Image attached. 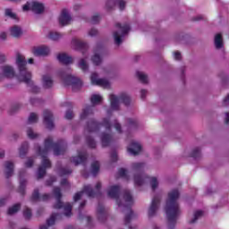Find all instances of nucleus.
Returning a JSON list of instances; mask_svg holds the SVG:
<instances>
[{
  "mask_svg": "<svg viewBox=\"0 0 229 229\" xmlns=\"http://www.w3.org/2000/svg\"><path fill=\"white\" fill-rule=\"evenodd\" d=\"M54 149V155L58 157L64 155L67 151V143L64 140H59L57 142H53V138L48 137L44 141V148L38 146L37 153L38 157H41V165L38 168V180L44 178L47 173V169H51V160L47 158L49 150Z\"/></svg>",
  "mask_w": 229,
  "mask_h": 229,
  "instance_id": "obj_1",
  "label": "nucleus"
},
{
  "mask_svg": "<svg viewBox=\"0 0 229 229\" xmlns=\"http://www.w3.org/2000/svg\"><path fill=\"white\" fill-rule=\"evenodd\" d=\"M179 198L180 191L177 189L172 190L168 193V199H166L165 208L166 219L168 221V229H174L176 221H178V217L180 216V214H182L180 204H178Z\"/></svg>",
  "mask_w": 229,
  "mask_h": 229,
  "instance_id": "obj_2",
  "label": "nucleus"
},
{
  "mask_svg": "<svg viewBox=\"0 0 229 229\" xmlns=\"http://www.w3.org/2000/svg\"><path fill=\"white\" fill-rule=\"evenodd\" d=\"M16 64L20 72V81H22L23 83H26L28 87H30L31 92L38 94V92H40V88L35 86L33 81H31V72L26 68V65H28L26 58L19 53L16 57Z\"/></svg>",
  "mask_w": 229,
  "mask_h": 229,
  "instance_id": "obj_3",
  "label": "nucleus"
},
{
  "mask_svg": "<svg viewBox=\"0 0 229 229\" xmlns=\"http://www.w3.org/2000/svg\"><path fill=\"white\" fill-rule=\"evenodd\" d=\"M144 163H133L132 170L134 171V183L138 187L144 185L146 180L150 182L152 191H156L158 187V180L157 177H149L144 174Z\"/></svg>",
  "mask_w": 229,
  "mask_h": 229,
  "instance_id": "obj_4",
  "label": "nucleus"
},
{
  "mask_svg": "<svg viewBox=\"0 0 229 229\" xmlns=\"http://www.w3.org/2000/svg\"><path fill=\"white\" fill-rule=\"evenodd\" d=\"M123 199L126 205L123 206L122 212L125 213L124 216V225L125 226H130V223H131V219L135 217V213L131 209V205H133V197L131 196V192L130 190L123 191Z\"/></svg>",
  "mask_w": 229,
  "mask_h": 229,
  "instance_id": "obj_5",
  "label": "nucleus"
},
{
  "mask_svg": "<svg viewBox=\"0 0 229 229\" xmlns=\"http://www.w3.org/2000/svg\"><path fill=\"white\" fill-rule=\"evenodd\" d=\"M53 194L56 199V203L54 205V208H56V209L64 208V216L66 217H71V216H72V205H71V203L69 202L65 204L63 203L62 190H60V187H55L53 190Z\"/></svg>",
  "mask_w": 229,
  "mask_h": 229,
  "instance_id": "obj_6",
  "label": "nucleus"
},
{
  "mask_svg": "<svg viewBox=\"0 0 229 229\" xmlns=\"http://www.w3.org/2000/svg\"><path fill=\"white\" fill-rule=\"evenodd\" d=\"M101 126H105L107 131H111L112 123H110V118H104L102 123H98L95 119L89 120L85 127V131H88V133H94V131H99Z\"/></svg>",
  "mask_w": 229,
  "mask_h": 229,
  "instance_id": "obj_7",
  "label": "nucleus"
},
{
  "mask_svg": "<svg viewBox=\"0 0 229 229\" xmlns=\"http://www.w3.org/2000/svg\"><path fill=\"white\" fill-rule=\"evenodd\" d=\"M95 189L96 191L92 189L90 184L84 186L81 191L75 193L73 197L74 201H80V199H81V196H83V193L87 194L89 198H98V196H101V182H97Z\"/></svg>",
  "mask_w": 229,
  "mask_h": 229,
  "instance_id": "obj_8",
  "label": "nucleus"
},
{
  "mask_svg": "<svg viewBox=\"0 0 229 229\" xmlns=\"http://www.w3.org/2000/svg\"><path fill=\"white\" fill-rule=\"evenodd\" d=\"M59 76L66 87L69 85L72 86V92H78L83 87L81 80L71 74H65L64 72H60Z\"/></svg>",
  "mask_w": 229,
  "mask_h": 229,
  "instance_id": "obj_9",
  "label": "nucleus"
},
{
  "mask_svg": "<svg viewBox=\"0 0 229 229\" xmlns=\"http://www.w3.org/2000/svg\"><path fill=\"white\" fill-rule=\"evenodd\" d=\"M90 101L92 106H86V107L82 110V113L81 114V120L87 119L89 115H92L94 114V106H96V105H99L101 101H103V97L96 94L92 95Z\"/></svg>",
  "mask_w": 229,
  "mask_h": 229,
  "instance_id": "obj_10",
  "label": "nucleus"
},
{
  "mask_svg": "<svg viewBox=\"0 0 229 229\" xmlns=\"http://www.w3.org/2000/svg\"><path fill=\"white\" fill-rule=\"evenodd\" d=\"M109 99H110L112 110H119V101L123 103L125 106H129L130 103H131V98L126 93H122L119 96V98L112 94L109 96Z\"/></svg>",
  "mask_w": 229,
  "mask_h": 229,
  "instance_id": "obj_11",
  "label": "nucleus"
},
{
  "mask_svg": "<svg viewBox=\"0 0 229 229\" xmlns=\"http://www.w3.org/2000/svg\"><path fill=\"white\" fill-rule=\"evenodd\" d=\"M115 28L120 30L121 33H119L118 31L114 32V43L116 44V46H121V44H123V37L128 35V32L130 31V25H122L121 23H116Z\"/></svg>",
  "mask_w": 229,
  "mask_h": 229,
  "instance_id": "obj_12",
  "label": "nucleus"
},
{
  "mask_svg": "<svg viewBox=\"0 0 229 229\" xmlns=\"http://www.w3.org/2000/svg\"><path fill=\"white\" fill-rule=\"evenodd\" d=\"M119 194H121V186L120 185H113L110 186L107 195L112 199H116V203L118 207H123V203H121V200H119Z\"/></svg>",
  "mask_w": 229,
  "mask_h": 229,
  "instance_id": "obj_13",
  "label": "nucleus"
},
{
  "mask_svg": "<svg viewBox=\"0 0 229 229\" xmlns=\"http://www.w3.org/2000/svg\"><path fill=\"white\" fill-rule=\"evenodd\" d=\"M43 117L47 130H53V128H55V118L53 116V113L47 109L43 112Z\"/></svg>",
  "mask_w": 229,
  "mask_h": 229,
  "instance_id": "obj_14",
  "label": "nucleus"
},
{
  "mask_svg": "<svg viewBox=\"0 0 229 229\" xmlns=\"http://www.w3.org/2000/svg\"><path fill=\"white\" fill-rule=\"evenodd\" d=\"M2 74L0 73V79L2 78H15V70L13 66L10 65H4L1 66Z\"/></svg>",
  "mask_w": 229,
  "mask_h": 229,
  "instance_id": "obj_15",
  "label": "nucleus"
},
{
  "mask_svg": "<svg viewBox=\"0 0 229 229\" xmlns=\"http://www.w3.org/2000/svg\"><path fill=\"white\" fill-rule=\"evenodd\" d=\"M97 216L100 223H105V221H106V217H108V211H106L105 206H103L101 203H98Z\"/></svg>",
  "mask_w": 229,
  "mask_h": 229,
  "instance_id": "obj_16",
  "label": "nucleus"
},
{
  "mask_svg": "<svg viewBox=\"0 0 229 229\" xmlns=\"http://www.w3.org/2000/svg\"><path fill=\"white\" fill-rule=\"evenodd\" d=\"M158 205H160V198L158 196H155L152 199V202L148 208V217H153V216L157 214V210H158Z\"/></svg>",
  "mask_w": 229,
  "mask_h": 229,
  "instance_id": "obj_17",
  "label": "nucleus"
},
{
  "mask_svg": "<svg viewBox=\"0 0 229 229\" xmlns=\"http://www.w3.org/2000/svg\"><path fill=\"white\" fill-rule=\"evenodd\" d=\"M90 80L92 85H98L99 87H110V82L105 79H98V73L96 72L91 73Z\"/></svg>",
  "mask_w": 229,
  "mask_h": 229,
  "instance_id": "obj_18",
  "label": "nucleus"
},
{
  "mask_svg": "<svg viewBox=\"0 0 229 229\" xmlns=\"http://www.w3.org/2000/svg\"><path fill=\"white\" fill-rule=\"evenodd\" d=\"M71 162L74 164V165H85L87 163V152H79V155L76 157H72Z\"/></svg>",
  "mask_w": 229,
  "mask_h": 229,
  "instance_id": "obj_19",
  "label": "nucleus"
},
{
  "mask_svg": "<svg viewBox=\"0 0 229 229\" xmlns=\"http://www.w3.org/2000/svg\"><path fill=\"white\" fill-rule=\"evenodd\" d=\"M34 56H47L50 53V50L46 46L34 47L32 49Z\"/></svg>",
  "mask_w": 229,
  "mask_h": 229,
  "instance_id": "obj_20",
  "label": "nucleus"
},
{
  "mask_svg": "<svg viewBox=\"0 0 229 229\" xmlns=\"http://www.w3.org/2000/svg\"><path fill=\"white\" fill-rule=\"evenodd\" d=\"M71 21V14H69L67 9H63L61 15L59 16V24L61 26H67L70 24Z\"/></svg>",
  "mask_w": 229,
  "mask_h": 229,
  "instance_id": "obj_21",
  "label": "nucleus"
},
{
  "mask_svg": "<svg viewBox=\"0 0 229 229\" xmlns=\"http://www.w3.org/2000/svg\"><path fill=\"white\" fill-rule=\"evenodd\" d=\"M72 46H73L77 51H82V54L89 49V45L87 43L76 38L72 40Z\"/></svg>",
  "mask_w": 229,
  "mask_h": 229,
  "instance_id": "obj_22",
  "label": "nucleus"
},
{
  "mask_svg": "<svg viewBox=\"0 0 229 229\" xmlns=\"http://www.w3.org/2000/svg\"><path fill=\"white\" fill-rule=\"evenodd\" d=\"M127 151L135 157L139 155L140 151H142V146L138 142L132 141L131 143V147L127 148Z\"/></svg>",
  "mask_w": 229,
  "mask_h": 229,
  "instance_id": "obj_23",
  "label": "nucleus"
},
{
  "mask_svg": "<svg viewBox=\"0 0 229 229\" xmlns=\"http://www.w3.org/2000/svg\"><path fill=\"white\" fill-rule=\"evenodd\" d=\"M98 53H101L103 51V47H98V50L95 51V55L91 57V62L94 64V65H101V62H103L101 55L98 54Z\"/></svg>",
  "mask_w": 229,
  "mask_h": 229,
  "instance_id": "obj_24",
  "label": "nucleus"
},
{
  "mask_svg": "<svg viewBox=\"0 0 229 229\" xmlns=\"http://www.w3.org/2000/svg\"><path fill=\"white\" fill-rule=\"evenodd\" d=\"M57 60L64 65H69V64H72V57L67 55V54H59L57 55Z\"/></svg>",
  "mask_w": 229,
  "mask_h": 229,
  "instance_id": "obj_25",
  "label": "nucleus"
},
{
  "mask_svg": "<svg viewBox=\"0 0 229 229\" xmlns=\"http://www.w3.org/2000/svg\"><path fill=\"white\" fill-rule=\"evenodd\" d=\"M102 148H108L110 142H112V135L108 133H102L101 135Z\"/></svg>",
  "mask_w": 229,
  "mask_h": 229,
  "instance_id": "obj_26",
  "label": "nucleus"
},
{
  "mask_svg": "<svg viewBox=\"0 0 229 229\" xmlns=\"http://www.w3.org/2000/svg\"><path fill=\"white\" fill-rule=\"evenodd\" d=\"M30 10H32L34 13H42L45 10L44 4L33 2Z\"/></svg>",
  "mask_w": 229,
  "mask_h": 229,
  "instance_id": "obj_27",
  "label": "nucleus"
},
{
  "mask_svg": "<svg viewBox=\"0 0 229 229\" xmlns=\"http://www.w3.org/2000/svg\"><path fill=\"white\" fill-rule=\"evenodd\" d=\"M4 168H5V177L11 178V176L13 174V163L10 161H6L4 163Z\"/></svg>",
  "mask_w": 229,
  "mask_h": 229,
  "instance_id": "obj_28",
  "label": "nucleus"
},
{
  "mask_svg": "<svg viewBox=\"0 0 229 229\" xmlns=\"http://www.w3.org/2000/svg\"><path fill=\"white\" fill-rule=\"evenodd\" d=\"M43 87L44 89H51L53 87V78L49 75H44L43 78Z\"/></svg>",
  "mask_w": 229,
  "mask_h": 229,
  "instance_id": "obj_29",
  "label": "nucleus"
},
{
  "mask_svg": "<svg viewBox=\"0 0 229 229\" xmlns=\"http://www.w3.org/2000/svg\"><path fill=\"white\" fill-rule=\"evenodd\" d=\"M29 148H30V144L28 143V141H24L20 148V157L21 158H24V157H26V155H28Z\"/></svg>",
  "mask_w": 229,
  "mask_h": 229,
  "instance_id": "obj_30",
  "label": "nucleus"
},
{
  "mask_svg": "<svg viewBox=\"0 0 229 229\" xmlns=\"http://www.w3.org/2000/svg\"><path fill=\"white\" fill-rule=\"evenodd\" d=\"M58 217H62V214L60 213H53L50 217L47 220V226H53V225H55L56 219H58Z\"/></svg>",
  "mask_w": 229,
  "mask_h": 229,
  "instance_id": "obj_31",
  "label": "nucleus"
},
{
  "mask_svg": "<svg viewBox=\"0 0 229 229\" xmlns=\"http://www.w3.org/2000/svg\"><path fill=\"white\" fill-rule=\"evenodd\" d=\"M215 47L216 49H221V47H223V35H221V33L215 36Z\"/></svg>",
  "mask_w": 229,
  "mask_h": 229,
  "instance_id": "obj_32",
  "label": "nucleus"
},
{
  "mask_svg": "<svg viewBox=\"0 0 229 229\" xmlns=\"http://www.w3.org/2000/svg\"><path fill=\"white\" fill-rule=\"evenodd\" d=\"M20 210H21V204L17 203L8 208L7 214L8 216H13V214H17V212Z\"/></svg>",
  "mask_w": 229,
  "mask_h": 229,
  "instance_id": "obj_33",
  "label": "nucleus"
},
{
  "mask_svg": "<svg viewBox=\"0 0 229 229\" xmlns=\"http://www.w3.org/2000/svg\"><path fill=\"white\" fill-rule=\"evenodd\" d=\"M11 35L13 37L19 38V37H21V35H22V30H21V28L19 26H13L11 29Z\"/></svg>",
  "mask_w": 229,
  "mask_h": 229,
  "instance_id": "obj_34",
  "label": "nucleus"
},
{
  "mask_svg": "<svg viewBox=\"0 0 229 229\" xmlns=\"http://www.w3.org/2000/svg\"><path fill=\"white\" fill-rule=\"evenodd\" d=\"M136 76L141 83L144 85L148 84V75L142 73L141 72H136Z\"/></svg>",
  "mask_w": 229,
  "mask_h": 229,
  "instance_id": "obj_35",
  "label": "nucleus"
},
{
  "mask_svg": "<svg viewBox=\"0 0 229 229\" xmlns=\"http://www.w3.org/2000/svg\"><path fill=\"white\" fill-rule=\"evenodd\" d=\"M99 161H95L91 164V173L93 176H97L98 173H99Z\"/></svg>",
  "mask_w": 229,
  "mask_h": 229,
  "instance_id": "obj_36",
  "label": "nucleus"
},
{
  "mask_svg": "<svg viewBox=\"0 0 229 229\" xmlns=\"http://www.w3.org/2000/svg\"><path fill=\"white\" fill-rule=\"evenodd\" d=\"M26 180L22 179L21 180L20 182V186H19V189H18V192L21 195V196H24V194H26Z\"/></svg>",
  "mask_w": 229,
  "mask_h": 229,
  "instance_id": "obj_37",
  "label": "nucleus"
},
{
  "mask_svg": "<svg viewBox=\"0 0 229 229\" xmlns=\"http://www.w3.org/2000/svg\"><path fill=\"white\" fill-rule=\"evenodd\" d=\"M58 173L60 176H67L72 173V170L70 167H61L58 169Z\"/></svg>",
  "mask_w": 229,
  "mask_h": 229,
  "instance_id": "obj_38",
  "label": "nucleus"
},
{
  "mask_svg": "<svg viewBox=\"0 0 229 229\" xmlns=\"http://www.w3.org/2000/svg\"><path fill=\"white\" fill-rule=\"evenodd\" d=\"M79 67L83 71V72H87L89 71V64H87V61L85 59H81L79 63Z\"/></svg>",
  "mask_w": 229,
  "mask_h": 229,
  "instance_id": "obj_39",
  "label": "nucleus"
},
{
  "mask_svg": "<svg viewBox=\"0 0 229 229\" xmlns=\"http://www.w3.org/2000/svg\"><path fill=\"white\" fill-rule=\"evenodd\" d=\"M86 144H88V146L91 149H95V148H96V140H94L93 138L90 136L86 137Z\"/></svg>",
  "mask_w": 229,
  "mask_h": 229,
  "instance_id": "obj_40",
  "label": "nucleus"
},
{
  "mask_svg": "<svg viewBox=\"0 0 229 229\" xmlns=\"http://www.w3.org/2000/svg\"><path fill=\"white\" fill-rule=\"evenodd\" d=\"M203 216V212L201 210H198L194 213V217L193 219H191L189 223L190 225H194V223H196V221L198 219H199V217H201Z\"/></svg>",
  "mask_w": 229,
  "mask_h": 229,
  "instance_id": "obj_41",
  "label": "nucleus"
},
{
  "mask_svg": "<svg viewBox=\"0 0 229 229\" xmlns=\"http://www.w3.org/2000/svg\"><path fill=\"white\" fill-rule=\"evenodd\" d=\"M190 157H191V158H199V157H201V149H199V148H195Z\"/></svg>",
  "mask_w": 229,
  "mask_h": 229,
  "instance_id": "obj_42",
  "label": "nucleus"
},
{
  "mask_svg": "<svg viewBox=\"0 0 229 229\" xmlns=\"http://www.w3.org/2000/svg\"><path fill=\"white\" fill-rule=\"evenodd\" d=\"M30 199H31V201H39L40 200V193L38 191V189L34 190Z\"/></svg>",
  "mask_w": 229,
  "mask_h": 229,
  "instance_id": "obj_43",
  "label": "nucleus"
},
{
  "mask_svg": "<svg viewBox=\"0 0 229 229\" xmlns=\"http://www.w3.org/2000/svg\"><path fill=\"white\" fill-rule=\"evenodd\" d=\"M48 38L51 40H59V38H62V34L59 32H49Z\"/></svg>",
  "mask_w": 229,
  "mask_h": 229,
  "instance_id": "obj_44",
  "label": "nucleus"
},
{
  "mask_svg": "<svg viewBox=\"0 0 229 229\" xmlns=\"http://www.w3.org/2000/svg\"><path fill=\"white\" fill-rule=\"evenodd\" d=\"M38 121V116H37V114L30 113V114L29 116V120H28L30 124H32L33 123H37Z\"/></svg>",
  "mask_w": 229,
  "mask_h": 229,
  "instance_id": "obj_45",
  "label": "nucleus"
},
{
  "mask_svg": "<svg viewBox=\"0 0 229 229\" xmlns=\"http://www.w3.org/2000/svg\"><path fill=\"white\" fill-rule=\"evenodd\" d=\"M27 135L29 137V139H37L38 137V134L33 132V129L29 128L27 130Z\"/></svg>",
  "mask_w": 229,
  "mask_h": 229,
  "instance_id": "obj_46",
  "label": "nucleus"
},
{
  "mask_svg": "<svg viewBox=\"0 0 229 229\" xmlns=\"http://www.w3.org/2000/svg\"><path fill=\"white\" fill-rule=\"evenodd\" d=\"M115 6V3L112 0H107L106 3V8L107 12H110V10H114V7Z\"/></svg>",
  "mask_w": 229,
  "mask_h": 229,
  "instance_id": "obj_47",
  "label": "nucleus"
},
{
  "mask_svg": "<svg viewBox=\"0 0 229 229\" xmlns=\"http://www.w3.org/2000/svg\"><path fill=\"white\" fill-rule=\"evenodd\" d=\"M31 209L29 208H26L23 211V216L25 217V219L29 220L31 219Z\"/></svg>",
  "mask_w": 229,
  "mask_h": 229,
  "instance_id": "obj_48",
  "label": "nucleus"
},
{
  "mask_svg": "<svg viewBox=\"0 0 229 229\" xmlns=\"http://www.w3.org/2000/svg\"><path fill=\"white\" fill-rule=\"evenodd\" d=\"M5 15L6 17H10L11 19H13V20L17 19V14L13 13L12 12V9H6Z\"/></svg>",
  "mask_w": 229,
  "mask_h": 229,
  "instance_id": "obj_49",
  "label": "nucleus"
},
{
  "mask_svg": "<svg viewBox=\"0 0 229 229\" xmlns=\"http://www.w3.org/2000/svg\"><path fill=\"white\" fill-rule=\"evenodd\" d=\"M100 20H101V17L99 16V14H95L92 16V18L90 20V23L98 24V22H99Z\"/></svg>",
  "mask_w": 229,
  "mask_h": 229,
  "instance_id": "obj_50",
  "label": "nucleus"
},
{
  "mask_svg": "<svg viewBox=\"0 0 229 229\" xmlns=\"http://www.w3.org/2000/svg\"><path fill=\"white\" fill-rule=\"evenodd\" d=\"M19 108H21V105L19 104H15L13 105L11 109L9 110V114L11 115H13V114H15V112H17V110H19Z\"/></svg>",
  "mask_w": 229,
  "mask_h": 229,
  "instance_id": "obj_51",
  "label": "nucleus"
},
{
  "mask_svg": "<svg viewBox=\"0 0 229 229\" xmlns=\"http://www.w3.org/2000/svg\"><path fill=\"white\" fill-rule=\"evenodd\" d=\"M74 117V113L72 112V110L69 109L66 111L65 113V119H67L68 121H71V119H72Z\"/></svg>",
  "mask_w": 229,
  "mask_h": 229,
  "instance_id": "obj_52",
  "label": "nucleus"
},
{
  "mask_svg": "<svg viewBox=\"0 0 229 229\" xmlns=\"http://www.w3.org/2000/svg\"><path fill=\"white\" fill-rule=\"evenodd\" d=\"M128 171L124 168H120L118 170V175L121 177V178H126V174H127Z\"/></svg>",
  "mask_w": 229,
  "mask_h": 229,
  "instance_id": "obj_53",
  "label": "nucleus"
},
{
  "mask_svg": "<svg viewBox=\"0 0 229 229\" xmlns=\"http://www.w3.org/2000/svg\"><path fill=\"white\" fill-rule=\"evenodd\" d=\"M56 182V176H50V179L46 182L47 187H51Z\"/></svg>",
  "mask_w": 229,
  "mask_h": 229,
  "instance_id": "obj_54",
  "label": "nucleus"
},
{
  "mask_svg": "<svg viewBox=\"0 0 229 229\" xmlns=\"http://www.w3.org/2000/svg\"><path fill=\"white\" fill-rule=\"evenodd\" d=\"M33 164H35V161L33 160V157H29L27 159V162L25 163V167H33Z\"/></svg>",
  "mask_w": 229,
  "mask_h": 229,
  "instance_id": "obj_55",
  "label": "nucleus"
},
{
  "mask_svg": "<svg viewBox=\"0 0 229 229\" xmlns=\"http://www.w3.org/2000/svg\"><path fill=\"white\" fill-rule=\"evenodd\" d=\"M128 124H129V126H132L133 128H137L138 123H137V120L129 118L128 119Z\"/></svg>",
  "mask_w": 229,
  "mask_h": 229,
  "instance_id": "obj_56",
  "label": "nucleus"
},
{
  "mask_svg": "<svg viewBox=\"0 0 229 229\" xmlns=\"http://www.w3.org/2000/svg\"><path fill=\"white\" fill-rule=\"evenodd\" d=\"M51 198L50 194L45 193L43 195H40L39 201H47Z\"/></svg>",
  "mask_w": 229,
  "mask_h": 229,
  "instance_id": "obj_57",
  "label": "nucleus"
},
{
  "mask_svg": "<svg viewBox=\"0 0 229 229\" xmlns=\"http://www.w3.org/2000/svg\"><path fill=\"white\" fill-rule=\"evenodd\" d=\"M116 131H118V133H123V129L121 127V123H117V121L114 122V124Z\"/></svg>",
  "mask_w": 229,
  "mask_h": 229,
  "instance_id": "obj_58",
  "label": "nucleus"
},
{
  "mask_svg": "<svg viewBox=\"0 0 229 229\" xmlns=\"http://www.w3.org/2000/svg\"><path fill=\"white\" fill-rule=\"evenodd\" d=\"M110 158H111L112 162H117V160H118L117 152L113 151L110 155Z\"/></svg>",
  "mask_w": 229,
  "mask_h": 229,
  "instance_id": "obj_59",
  "label": "nucleus"
},
{
  "mask_svg": "<svg viewBox=\"0 0 229 229\" xmlns=\"http://www.w3.org/2000/svg\"><path fill=\"white\" fill-rule=\"evenodd\" d=\"M118 4L121 11L126 8V2H124V0H119Z\"/></svg>",
  "mask_w": 229,
  "mask_h": 229,
  "instance_id": "obj_60",
  "label": "nucleus"
},
{
  "mask_svg": "<svg viewBox=\"0 0 229 229\" xmlns=\"http://www.w3.org/2000/svg\"><path fill=\"white\" fill-rule=\"evenodd\" d=\"M41 102L42 100H40V98H30V104L32 105H38Z\"/></svg>",
  "mask_w": 229,
  "mask_h": 229,
  "instance_id": "obj_61",
  "label": "nucleus"
},
{
  "mask_svg": "<svg viewBox=\"0 0 229 229\" xmlns=\"http://www.w3.org/2000/svg\"><path fill=\"white\" fill-rule=\"evenodd\" d=\"M89 37H96V35H98V30L96 29H91L89 31Z\"/></svg>",
  "mask_w": 229,
  "mask_h": 229,
  "instance_id": "obj_62",
  "label": "nucleus"
},
{
  "mask_svg": "<svg viewBox=\"0 0 229 229\" xmlns=\"http://www.w3.org/2000/svg\"><path fill=\"white\" fill-rule=\"evenodd\" d=\"M174 60H182V54L178 51L174 52Z\"/></svg>",
  "mask_w": 229,
  "mask_h": 229,
  "instance_id": "obj_63",
  "label": "nucleus"
},
{
  "mask_svg": "<svg viewBox=\"0 0 229 229\" xmlns=\"http://www.w3.org/2000/svg\"><path fill=\"white\" fill-rule=\"evenodd\" d=\"M228 105H229V94L224 98V101H223L224 106H228Z\"/></svg>",
  "mask_w": 229,
  "mask_h": 229,
  "instance_id": "obj_64",
  "label": "nucleus"
}]
</instances>
